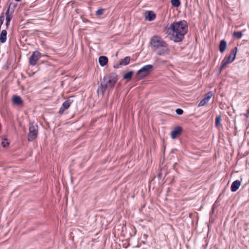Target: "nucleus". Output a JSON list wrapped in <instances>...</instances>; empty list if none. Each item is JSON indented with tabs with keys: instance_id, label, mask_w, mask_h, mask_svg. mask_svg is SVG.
<instances>
[{
	"instance_id": "423d86ee",
	"label": "nucleus",
	"mask_w": 249,
	"mask_h": 249,
	"mask_svg": "<svg viewBox=\"0 0 249 249\" xmlns=\"http://www.w3.org/2000/svg\"><path fill=\"white\" fill-rule=\"evenodd\" d=\"M153 68L152 65H146L140 69L137 73V75L140 79H143L147 76L150 72V70Z\"/></svg>"
},
{
	"instance_id": "0eeeda50",
	"label": "nucleus",
	"mask_w": 249,
	"mask_h": 249,
	"mask_svg": "<svg viewBox=\"0 0 249 249\" xmlns=\"http://www.w3.org/2000/svg\"><path fill=\"white\" fill-rule=\"evenodd\" d=\"M41 53L39 51H36L34 52L29 58L30 64L32 66H35L36 64V61L41 58Z\"/></svg>"
},
{
	"instance_id": "f3484780",
	"label": "nucleus",
	"mask_w": 249,
	"mask_h": 249,
	"mask_svg": "<svg viewBox=\"0 0 249 249\" xmlns=\"http://www.w3.org/2000/svg\"><path fill=\"white\" fill-rule=\"evenodd\" d=\"M13 101L16 104L19 105L22 103L21 98L18 96H15L13 99Z\"/></svg>"
},
{
	"instance_id": "c756f323",
	"label": "nucleus",
	"mask_w": 249,
	"mask_h": 249,
	"mask_svg": "<svg viewBox=\"0 0 249 249\" xmlns=\"http://www.w3.org/2000/svg\"><path fill=\"white\" fill-rule=\"evenodd\" d=\"M21 0H15L16 1L18 2L20 1Z\"/></svg>"
},
{
	"instance_id": "7c9ffc66",
	"label": "nucleus",
	"mask_w": 249,
	"mask_h": 249,
	"mask_svg": "<svg viewBox=\"0 0 249 249\" xmlns=\"http://www.w3.org/2000/svg\"><path fill=\"white\" fill-rule=\"evenodd\" d=\"M248 113L249 114V108L248 110Z\"/></svg>"
},
{
	"instance_id": "20e7f679",
	"label": "nucleus",
	"mask_w": 249,
	"mask_h": 249,
	"mask_svg": "<svg viewBox=\"0 0 249 249\" xmlns=\"http://www.w3.org/2000/svg\"><path fill=\"white\" fill-rule=\"evenodd\" d=\"M237 52V47H234L231 51L230 55L228 56H226L222 61L221 63V66L220 67V70L221 71L223 69H224L226 66L229 63L233 62L236 56V54Z\"/></svg>"
},
{
	"instance_id": "a878e982",
	"label": "nucleus",
	"mask_w": 249,
	"mask_h": 249,
	"mask_svg": "<svg viewBox=\"0 0 249 249\" xmlns=\"http://www.w3.org/2000/svg\"><path fill=\"white\" fill-rule=\"evenodd\" d=\"M208 102H207V101L205 100V99L204 98L203 99H202V100L200 101V102L199 103L198 105V107H202V106H205L206 104H207Z\"/></svg>"
},
{
	"instance_id": "5701e85b",
	"label": "nucleus",
	"mask_w": 249,
	"mask_h": 249,
	"mask_svg": "<svg viewBox=\"0 0 249 249\" xmlns=\"http://www.w3.org/2000/svg\"><path fill=\"white\" fill-rule=\"evenodd\" d=\"M213 96V93L212 92L210 91L206 94L205 97L204 98L205 100H206L207 102H209V100L211 98V97Z\"/></svg>"
},
{
	"instance_id": "39448f33",
	"label": "nucleus",
	"mask_w": 249,
	"mask_h": 249,
	"mask_svg": "<svg viewBox=\"0 0 249 249\" xmlns=\"http://www.w3.org/2000/svg\"><path fill=\"white\" fill-rule=\"evenodd\" d=\"M29 133L28 135V140L29 142L34 141L37 136L38 132V125L35 122H31L29 124Z\"/></svg>"
},
{
	"instance_id": "412c9836",
	"label": "nucleus",
	"mask_w": 249,
	"mask_h": 249,
	"mask_svg": "<svg viewBox=\"0 0 249 249\" xmlns=\"http://www.w3.org/2000/svg\"><path fill=\"white\" fill-rule=\"evenodd\" d=\"M213 96V93L212 92L210 91L206 94L205 97L204 98L205 100H206L207 102H209V100L211 98V97Z\"/></svg>"
},
{
	"instance_id": "bb28decb",
	"label": "nucleus",
	"mask_w": 249,
	"mask_h": 249,
	"mask_svg": "<svg viewBox=\"0 0 249 249\" xmlns=\"http://www.w3.org/2000/svg\"><path fill=\"white\" fill-rule=\"evenodd\" d=\"M103 12L104 9L102 8H100L96 12V15L97 16L101 15L103 13Z\"/></svg>"
},
{
	"instance_id": "b1692460",
	"label": "nucleus",
	"mask_w": 249,
	"mask_h": 249,
	"mask_svg": "<svg viewBox=\"0 0 249 249\" xmlns=\"http://www.w3.org/2000/svg\"><path fill=\"white\" fill-rule=\"evenodd\" d=\"M221 119V116L220 115H218L215 118V125L216 126H219V125L220 124Z\"/></svg>"
},
{
	"instance_id": "9b49d317",
	"label": "nucleus",
	"mask_w": 249,
	"mask_h": 249,
	"mask_svg": "<svg viewBox=\"0 0 249 249\" xmlns=\"http://www.w3.org/2000/svg\"><path fill=\"white\" fill-rule=\"evenodd\" d=\"M99 62L100 65L103 67L107 64L108 62V59L106 56H102L99 58Z\"/></svg>"
},
{
	"instance_id": "9d476101",
	"label": "nucleus",
	"mask_w": 249,
	"mask_h": 249,
	"mask_svg": "<svg viewBox=\"0 0 249 249\" xmlns=\"http://www.w3.org/2000/svg\"><path fill=\"white\" fill-rule=\"evenodd\" d=\"M241 182L238 180L234 181L231 185V191L233 192H236L239 188Z\"/></svg>"
},
{
	"instance_id": "393cba45",
	"label": "nucleus",
	"mask_w": 249,
	"mask_h": 249,
	"mask_svg": "<svg viewBox=\"0 0 249 249\" xmlns=\"http://www.w3.org/2000/svg\"><path fill=\"white\" fill-rule=\"evenodd\" d=\"M9 144V142H8L7 139H4L2 140V142H1V145L3 147H5L7 146Z\"/></svg>"
},
{
	"instance_id": "4468645a",
	"label": "nucleus",
	"mask_w": 249,
	"mask_h": 249,
	"mask_svg": "<svg viewBox=\"0 0 249 249\" xmlns=\"http://www.w3.org/2000/svg\"><path fill=\"white\" fill-rule=\"evenodd\" d=\"M227 47V42L224 40H222L220 41L219 45V51L221 53H223Z\"/></svg>"
},
{
	"instance_id": "f03ea898",
	"label": "nucleus",
	"mask_w": 249,
	"mask_h": 249,
	"mask_svg": "<svg viewBox=\"0 0 249 249\" xmlns=\"http://www.w3.org/2000/svg\"><path fill=\"white\" fill-rule=\"evenodd\" d=\"M151 45L152 50L159 55L167 54L169 49L166 42L160 36H155L151 39Z\"/></svg>"
},
{
	"instance_id": "f257e3e1",
	"label": "nucleus",
	"mask_w": 249,
	"mask_h": 249,
	"mask_svg": "<svg viewBox=\"0 0 249 249\" xmlns=\"http://www.w3.org/2000/svg\"><path fill=\"white\" fill-rule=\"evenodd\" d=\"M188 30V25L187 21L182 20L171 23L167 32L171 40L176 42H179L183 40Z\"/></svg>"
},
{
	"instance_id": "dca6fc26",
	"label": "nucleus",
	"mask_w": 249,
	"mask_h": 249,
	"mask_svg": "<svg viewBox=\"0 0 249 249\" xmlns=\"http://www.w3.org/2000/svg\"><path fill=\"white\" fill-rule=\"evenodd\" d=\"M12 11L11 12H10V9L9 8L6 12V21L10 22L12 18Z\"/></svg>"
},
{
	"instance_id": "7ed1b4c3",
	"label": "nucleus",
	"mask_w": 249,
	"mask_h": 249,
	"mask_svg": "<svg viewBox=\"0 0 249 249\" xmlns=\"http://www.w3.org/2000/svg\"><path fill=\"white\" fill-rule=\"evenodd\" d=\"M117 81V75L115 73H110L105 76L103 82L98 88V94H104L108 88H113Z\"/></svg>"
},
{
	"instance_id": "4be33fe9",
	"label": "nucleus",
	"mask_w": 249,
	"mask_h": 249,
	"mask_svg": "<svg viewBox=\"0 0 249 249\" xmlns=\"http://www.w3.org/2000/svg\"><path fill=\"white\" fill-rule=\"evenodd\" d=\"M213 96V93L212 92L210 91L206 94L205 97L204 98L205 100H206L207 102H209V100L211 98V97Z\"/></svg>"
},
{
	"instance_id": "c85d7f7f",
	"label": "nucleus",
	"mask_w": 249,
	"mask_h": 249,
	"mask_svg": "<svg viewBox=\"0 0 249 249\" xmlns=\"http://www.w3.org/2000/svg\"><path fill=\"white\" fill-rule=\"evenodd\" d=\"M9 24H10V22H8L7 21H6V26H7V27H8Z\"/></svg>"
},
{
	"instance_id": "aec40b11",
	"label": "nucleus",
	"mask_w": 249,
	"mask_h": 249,
	"mask_svg": "<svg viewBox=\"0 0 249 249\" xmlns=\"http://www.w3.org/2000/svg\"><path fill=\"white\" fill-rule=\"evenodd\" d=\"M171 4L175 7H178L180 5L179 0H171Z\"/></svg>"
},
{
	"instance_id": "ddd939ff",
	"label": "nucleus",
	"mask_w": 249,
	"mask_h": 249,
	"mask_svg": "<svg viewBox=\"0 0 249 249\" xmlns=\"http://www.w3.org/2000/svg\"><path fill=\"white\" fill-rule=\"evenodd\" d=\"M156 17V15L152 11H148L146 15V18L149 21L153 20Z\"/></svg>"
},
{
	"instance_id": "1a4fd4ad",
	"label": "nucleus",
	"mask_w": 249,
	"mask_h": 249,
	"mask_svg": "<svg viewBox=\"0 0 249 249\" xmlns=\"http://www.w3.org/2000/svg\"><path fill=\"white\" fill-rule=\"evenodd\" d=\"M182 132V128L180 126L176 127L171 132V138L173 139H175L177 136L180 134H181Z\"/></svg>"
},
{
	"instance_id": "f8f14e48",
	"label": "nucleus",
	"mask_w": 249,
	"mask_h": 249,
	"mask_svg": "<svg viewBox=\"0 0 249 249\" xmlns=\"http://www.w3.org/2000/svg\"><path fill=\"white\" fill-rule=\"evenodd\" d=\"M7 31L5 30H3L0 35V41L1 43H4L7 39Z\"/></svg>"
},
{
	"instance_id": "cd10ccee",
	"label": "nucleus",
	"mask_w": 249,
	"mask_h": 249,
	"mask_svg": "<svg viewBox=\"0 0 249 249\" xmlns=\"http://www.w3.org/2000/svg\"><path fill=\"white\" fill-rule=\"evenodd\" d=\"M176 112L178 115H181V114H182L183 111L181 108H178L176 109Z\"/></svg>"
},
{
	"instance_id": "6ab92c4d",
	"label": "nucleus",
	"mask_w": 249,
	"mask_h": 249,
	"mask_svg": "<svg viewBox=\"0 0 249 249\" xmlns=\"http://www.w3.org/2000/svg\"><path fill=\"white\" fill-rule=\"evenodd\" d=\"M133 75V72L132 71H128L126 73H125L124 76L123 77L124 79L130 80L131 79Z\"/></svg>"
},
{
	"instance_id": "2eb2a0df",
	"label": "nucleus",
	"mask_w": 249,
	"mask_h": 249,
	"mask_svg": "<svg viewBox=\"0 0 249 249\" xmlns=\"http://www.w3.org/2000/svg\"><path fill=\"white\" fill-rule=\"evenodd\" d=\"M130 60V58L129 56H126L124 58L122 59L120 62V64L121 65L125 66L128 65Z\"/></svg>"
},
{
	"instance_id": "a211bd4d",
	"label": "nucleus",
	"mask_w": 249,
	"mask_h": 249,
	"mask_svg": "<svg viewBox=\"0 0 249 249\" xmlns=\"http://www.w3.org/2000/svg\"><path fill=\"white\" fill-rule=\"evenodd\" d=\"M232 36L234 38L239 39H240L242 37L243 34L241 32L235 31L233 33Z\"/></svg>"
},
{
	"instance_id": "6e6552de",
	"label": "nucleus",
	"mask_w": 249,
	"mask_h": 249,
	"mask_svg": "<svg viewBox=\"0 0 249 249\" xmlns=\"http://www.w3.org/2000/svg\"><path fill=\"white\" fill-rule=\"evenodd\" d=\"M71 103L72 101L70 99H67L63 103L62 106L59 109V113L61 114L63 113L65 110L67 109L70 107Z\"/></svg>"
}]
</instances>
